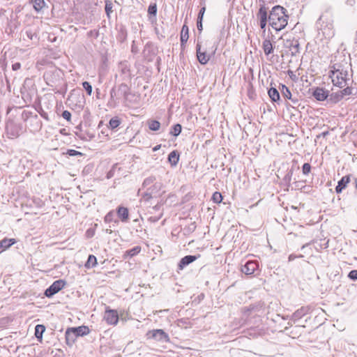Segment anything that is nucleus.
<instances>
[{
  "mask_svg": "<svg viewBox=\"0 0 357 357\" xmlns=\"http://www.w3.org/2000/svg\"><path fill=\"white\" fill-rule=\"evenodd\" d=\"M268 93L272 101L277 102L280 100V93L275 88H271Z\"/></svg>",
  "mask_w": 357,
  "mask_h": 357,
  "instance_id": "nucleus-25",
  "label": "nucleus"
},
{
  "mask_svg": "<svg viewBox=\"0 0 357 357\" xmlns=\"http://www.w3.org/2000/svg\"><path fill=\"white\" fill-rule=\"evenodd\" d=\"M294 105H297L298 102V100L296 98H292L290 99Z\"/></svg>",
  "mask_w": 357,
  "mask_h": 357,
  "instance_id": "nucleus-53",
  "label": "nucleus"
},
{
  "mask_svg": "<svg viewBox=\"0 0 357 357\" xmlns=\"http://www.w3.org/2000/svg\"><path fill=\"white\" fill-rule=\"evenodd\" d=\"M26 35H27V37H28L29 38H30L31 40H32V39H33V36H34V34H32V33H31V32H29V31H26Z\"/></svg>",
  "mask_w": 357,
  "mask_h": 357,
  "instance_id": "nucleus-55",
  "label": "nucleus"
},
{
  "mask_svg": "<svg viewBox=\"0 0 357 357\" xmlns=\"http://www.w3.org/2000/svg\"><path fill=\"white\" fill-rule=\"evenodd\" d=\"M67 154L70 156L82 155V153L73 149H69L67 151Z\"/></svg>",
  "mask_w": 357,
  "mask_h": 357,
  "instance_id": "nucleus-41",
  "label": "nucleus"
},
{
  "mask_svg": "<svg viewBox=\"0 0 357 357\" xmlns=\"http://www.w3.org/2000/svg\"><path fill=\"white\" fill-rule=\"evenodd\" d=\"M120 120L117 117L112 118L109 122V128L114 130L120 125Z\"/></svg>",
  "mask_w": 357,
  "mask_h": 357,
  "instance_id": "nucleus-34",
  "label": "nucleus"
},
{
  "mask_svg": "<svg viewBox=\"0 0 357 357\" xmlns=\"http://www.w3.org/2000/svg\"><path fill=\"white\" fill-rule=\"evenodd\" d=\"M168 160L172 166H176L179 160V154L176 151H172L168 155Z\"/></svg>",
  "mask_w": 357,
  "mask_h": 357,
  "instance_id": "nucleus-22",
  "label": "nucleus"
},
{
  "mask_svg": "<svg viewBox=\"0 0 357 357\" xmlns=\"http://www.w3.org/2000/svg\"><path fill=\"white\" fill-rule=\"evenodd\" d=\"M267 24V21H259V25L261 29L265 30L266 26Z\"/></svg>",
  "mask_w": 357,
  "mask_h": 357,
  "instance_id": "nucleus-50",
  "label": "nucleus"
},
{
  "mask_svg": "<svg viewBox=\"0 0 357 357\" xmlns=\"http://www.w3.org/2000/svg\"><path fill=\"white\" fill-rule=\"evenodd\" d=\"M45 1L44 0H34L33 2V6L36 11H40L45 6Z\"/></svg>",
  "mask_w": 357,
  "mask_h": 357,
  "instance_id": "nucleus-30",
  "label": "nucleus"
},
{
  "mask_svg": "<svg viewBox=\"0 0 357 357\" xmlns=\"http://www.w3.org/2000/svg\"><path fill=\"white\" fill-rule=\"evenodd\" d=\"M65 284L66 282L62 280H56L45 290V295L49 298L52 296L62 289L64 287Z\"/></svg>",
  "mask_w": 357,
  "mask_h": 357,
  "instance_id": "nucleus-8",
  "label": "nucleus"
},
{
  "mask_svg": "<svg viewBox=\"0 0 357 357\" xmlns=\"http://www.w3.org/2000/svg\"><path fill=\"white\" fill-rule=\"evenodd\" d=\"M162 187V183L160 181H157L155 180V182L146 189L145 196H147L148 198L160 196Z\"/></svg>",
  "mask_w": 357,
  "mask_h": 357,
  "instance_id": "nucleus-7",
  "label": "nucleus"
},
{
  "mask_svg": "<svg viewBox=\"0 0 357 357\" xmlns=\"http://www.w3.org/2000/svg\"><path fill=\"white\" fill-rule=\"evenodd\" d=\"M291 46L293 47V50H294L296 52H298L299 43L298 40L292 42Z\"/></svg>",
  "mask_w": 357,
  "mask_h": 357,
  "instance_id": "nucleus-46",
  "label": "nucleus"
},
{
  "mask_svg": "<svg viewBox=\"0 0 357 357\" xmlns=\"http://www.w3.org/2000/svg\"><path fill=\"white\" fill-rule=\"evenodd\" d=\"M16 243L15 238H4L1 240V252L10 248Z\"/></svg>",
  "mask_w": 357,
  "mask_h": 357,
  "instance_id": "nucleus-24",
  "label": "nucleus"
},
{
  "mask_svg": "<svg viewBox=\"0 0 357 357\" xmlns=\"http://www.w3.org/2000/svg\"><path fill=\"white\" fill-rule=\"evenodd\" d=\"M259 1H261L263 3V4L264 3V0H259Z\"/></svg>",
  "mask_w": 357,
  "mask_h": 357,
  "instance_id": "nucleus-59",
  "label": "nucleus"
},
{
  "mask_svg": "<svg viewBox=\"0 0 357 357\" xmlns=\"http://www.w3.org/2000/svg\"><path fill=\"white\" fill-rule=\"evenodd\" d=\"M212 199L215 203H220L222 200V196L220 192H215L212 196Z\"/></svg>",
  "mask_w": 357,
  "mask_h": 357,
  "instance_id": "nucleus-36",
  "label": "nucleus"
},
{
  "mask_svg": "<svg viewBox=\"0 0 357 357\" xmlns=\"http://www.w3.org/2000/svg\"><path fill=\"white\" fill-rule=\"evenodd\" d=\"M348 276L351 280H357V270L350 271Z\"/></svg>",
  "mask_w": 357,
  "mask_h": 357,
  "instance_id": "nucleus-44",
  "label": "nucleus"
},
{
  "mask_svg": "<svg viewBox=\"0 0 357 357\" xmlns=\"http://www.w3.org/2000/svg\"><path fill=\"white\" fill-rule=\"evenodd\" d=\"M197 26L199 31L202 30V20L197 19Z\"/></svg>",
  "mask_w": 357,
  "mask_h": 357,
  "instance_id": "nucleus-47",
  "label": "nucleus"
},
{
  "mask_svg": "<svg viewBox=\"0 0 357 357\" xmlns=\"http://www.w3.org/2000/svg\"><path fill=\"white\" fill-rule=\"evenodd\" d=\"M310 310L308 307H301L300 309L294 312L291 316V319L294 321L301 319L303 316L307 314Z\"/></svg>",
  "mask_w": 357,
  "mask_h": 357,
  "instance_id": "nucleus-15",
  "label": "nucleus"
},
{
  "mask_svg": "<svg viewBox=\"0 0 357 357\" xmlns=\"http://www.w3.org/2000/svg\"><path fill=\"white\" fill-rule=\"evenodd\" d=\"M158 149V146H155V148H153V151H157Z\"/></svg>",
  "mask_w": 357,
  "mask_h": 357,
  "instance_id": "nucleus-58",
  "label": "nucleus"
},
{
  "mask_svg": "<svg viewBox=\"0 0 357 357\" xmlns=\"http://www.w3.org/2000/svg\"><path fill=\"white\" fill-rule=\"evenodd\" d=\"M311 171V165L309 163H304L302 167V172L304 175H308Z\"/></svg>",
  "mask_w": 357,
  "mask_h": 357,
  "instance_id": "nucleus-39",
  "label": "nucleus"
},
{
  "mask_svg": "<svg viewBox=\"0 0 357 357\" xmlns=\"http://www.w3.org/2000/svg\"><path fill=\"white\" fill-rule=\"evenodd\" d=\"M147 335L158 341L168 342L169 340L168 335L162 329L149 331Z\"/></svg>",
  "mask_w": 357,
  "mask_h": 357,
  "instance_id": "nucleus-10",
  "label": "nucleus"
},
{
  "mask_svg": "<svg viewBox=\"0 0 357 357\" xmlns=\"http://www.w3.org/2000/svg\"><path fill=\"white\" fill-rule=\"evenodd\" d=\"M217 48L212 47L211 50L210 52H207L206 49L202 50V46L199 43L197 44L196 51H197V57L199 62L201 64H206L209 61L211 56L215 54Z\"/></svg>",
  "mask_w": 357,
  "mask_h": 357,
  "instance_id": "nucleus-5",
  "label": "nucleus"
},
{
  "mask_svg": "<svg viewBox=\"0 0 357 357\" xmlns=\"http://www.w3.org/2000/svg\"><path fill=\"white\" fill-rule=\"evenodd\" d=\"M117 215L122 222L128 221L129 213L127 208L119 206L117 209Z\"/></svg>",
  "mask_w": 357,
  "mask_h": 357,
  "instance_id": "nucleus-17",
  "label": "nucleus"
},
{
  "mask_svg": "<svg viewBox=\"0 0 357 357\" xmlns=\"http://www.w3.org/2000/svg\"><path fill=\"white\" fill-rule=\"evenodd\" d=\"M189 29L188 26L185 24H184L182 26L181 31V45L183 46L186 42L188 40L189 35H188Z\"/></svg>",
  "mask_w": 357,
  "mask_h": 357,
  "instance_id": "nucleus-20",
  "label": "nucleus"
},
{
  "mask_svg": "<svg viewBox=\"0 0 357 357\" xmlns=\"http://www.w3.org/2000/svg\"><path fill=\"white\" fill-rule=\"evenodd\" d=\"M148 13L151 15L155 16L157 13V6L156 4H151L148 8Z\"/></svg>",
  "mask_w": 357,
  "mask_h": 357,
  "instance_id": "nucleus-38",
  "label": "nucleus"
},
{
  "mask_svg": "<svg viewBox=\"0 0 357 357\" xmlns=\"http://www.w3.org/2000/svg\"><path fill=\"white\" fill-rule=\"evenodd\" d=\"M288 74L289 75L290 77H291V75H293V72L291 70H289Z\"/></svg>",
  "mask_w": 357,
  "mask_h": 357,
  "instance_id": "nucleus-56",
  "label": "nucleus"
},
{
  "mask_svg": "<svg viewBox=\"0 0 357 357\" xmlns=\"http://www.w3.org/2000/svg\"><path fill=\"white\" fill-rule=\"evenodd\" d=\"M82 86L86 90L87 94L91 96L92 93V86L91 84L88 82H82Z\"/></svg>",
  "mask_w": 357,
  "mask_h": 357,
  "instance_id": "nucleus-37",
  "label": "nucleus"
},
{
  "mask_svg": "<svg viewBox=\"0 0 357 357\" xmlns=\"http://www.w3.org/2000/svg\"><path fill=\"white\" fill-rule=\"evenodd\" d=\"M182 126L179 123L175 124L170 130V134L174 137H177L181 132Z\"/></svg>",
  "mask_w": 357,
  "mask_h": 357,
  "instance_id": "nucleus-31",
  "label": "nucleus"
},
{
  "mask_svg": "<svg viewBox=\"0 0 357 357\" xmlns=\"http://www.w3.org/2000/svg\"><path fill=\"white\" fill-rule=\"evenodd\" d=\"M281 93H282V96L285 98V99H291V93L290 91V90L289 89L288 87H287L285 85H282V88H281Z\"/></svg>",
  "mask_w": 357,
  "mask_h": 357,
  "instance_id": "nucleus-32",
  "label": "nucleus"
},
{
  "mask_svg": "<svg viewBox=\"0 0 357 357\" xmlns=\"http://www.w3.org/2000/svg\"><path fill=\"white\" fill-rule=\"evenodd\" d=\"M96 264H97L96 257L93 255H90L89 256L88 259H87L86 262L85 263L84 266L86 268H91L96 266Z\"/></svg>",
  "mask_w": 357,
  "mask_h": 357,
  "instance_id": "nucleus-26",
  "label": "nucleus"
},
{
  "mask_svg": "<svg viewBox=\"0 0 357 357\" xmlns=\"http://www.w3.org/2000/svg\"><path fill=\"white\" fill-rule=\"evenodd\" d=\"M296 257H297L296 255H290L289 256V258H288L289 259V261H291L294 260Z\"/></svg>",
  "mask_w": 357,
  "mask_h": 357,
  "instance_id": "nucleus-54",
  "label": "nucleus"
},
{
  "mask_svg": "<svg viewBox=\"0 0 357 357\" xmlns=\"http://www.w3.org/2000/svg\"><path fill=\"white\" fill-rule=\"evenodd\" d=\"M149 128L153 131H158L160 128V123L156 120H151L148 122Z\"/></svg>",
  "mask_w": 357,
  "mask_h": 357,
  "instance_id": "nucleus-28",
  "label": "nucleus"
},
{
  "mask_svg": "<svg viewBox=\"0 0 357 357\" xmlns=\"http://www.w3.org/2000/svg\"><path fill=\"white\" fill-rule=\"evenodd\" d=\"M257 17L259 21H267L268 20L267 8L264 3L260 6L259 11L257 13Z\"/></svg>",
  "mask_w": 357,
  "mask_h": 357,
  "instance_id": "nucleus-16",
  "label": "nucleus"
},
{
  "mask_svg": "<svg viewBox=\"0 0 357 357\" xmlns=\"http://www.w3.org/2000/svg\"><path fill=\"white\" fill-rule=\"evenodd\" d=\"M155 180L156 178L154 176L146 178L143 182V186L148 188V187H150L155 182Z\"/></svg>",
  "mask_w": 357,
  "mask_h": 357,
  "instance_id": "nucleus-35",
  "label": "nucleus"
},
{
  "mask_svg": "<svg viewBox=\"0 0 357 357\" xmlns=\"http://www.w3.org/2000/svg\"><path fill=\"white\" fill-rule=\"evenodd\" d=\"M292 175H293V170H292V169H290V170L288 172V173L285 175L284 178V181H285L286 182L289 183V182L291 181V176H292Z\"/></svg>",
  "mask_w": 357,
  "mask_h": 357,
  "instance_id": "nucleus-43",
  "label": "nucleus"
},
{
  "mask_svg": "<svg viewBox=\"0 0 357 357\" xmlns=\"http://www.w3.org/2000/svg\"><path fill=\"white\" fill-rule=\"evenodd\" d=\"M331 68L329 77L334 86L342 89L347 85H349L352 77V70L349 66H344L335 63Z\"/></svg>",
  "mask_w": 357,
  "mask_h": 357,
  "instance_id": "nucleus-1",
  "label": "nucleus"
},
{
  "mask_svg": "<svg viewBox=\"0 0 357 357\" xmlns=\"http://www.w3.org/2000/svg\"><path fill=\"white\" fill-rule=\"evenodd\" d=\"M116 38L119 41H120L121 43L124 42L127 38L126 31L124 29L121 28L119 30Z\"/></svg>",
  "mask_w": 357,
  "mask_h": 357,
  "instance_id": "nucleus-33",
  "label": "nucleus"
},
{
  "mask_svg": "<svg viewBox=\"0 0 357 357\" xmlns=\"http://www.w3.org/2000/svg\"><path fill=\"white\" fill-rule=\"evenodd\" d=\"M73 333H75L77 337L84 336L88 335L90 333V330L88 326H81L78 327L72 328Z\"/></svg>",
  "mask_w": 357,
  "mask_h": 357,
  "instance_id": "nucleus-19",
  "label": "nucleus"
},
{
  "mask_svg": "<svg viewBox=\"0 0 357 357\" xmlns=\"http://www.w3.org/2000/svg\"><path fill=\"white\" fill-rule=\"evenodd\" d=\"M104 319L109 325H116L119 321V314L116 310L107 309L104 314Z\"/></svg>",
  "mask_w": 357,
  "mask_h": 357,
  "instance_id": "nucleus-9",
  "label": "nucleus"
},
{
  "mask_svg": "<svg viewBox=\"0 0 357 357\" xmlns=\"http://www.w3.org/2000/svg\"><path fill=\"white\" fill-rule=\"evenodd\" d=\"M337 94H340V93H332L331 96V98H333L335 102H337L336 100L337 99V97H338Z\"/></svg>",
  "mask_w": 357,
  "mask_h": 357,
  "instance_id": "nucleus-51",
  "label": "nucleus"
},
{
  "mask_svg": "<svg viewBox=\"0 0 357 357\" xmlns=\"http://www.w3.org/2000/svg\"><path fill=\"white\" fill-rule=\"evenodd\" d=\"M342 89H343L340 91V94H337L338 97L336 100L337 101H340L344 96H349L352 93V89L349 85H347Z\"/></svg>",
  "mask_w": 357,
  "mask_h": 357,
  "instance_id": "nucleus-23",
  "label": "nucleus"
},
{
  "mask_svg": "<svg viewBox=\"0 0 357 357\" xmlns=\"http://www.w3.org/2000/svg\"><path fill=\"white\" fill-rule=\"evenodd\" d=\"M112 3L109 2V1H106V3H105V12L107 13V15H109V13L111 12H112Z\"/></svg>",
  "mask_w": 357,
  "mask_h": 357,
  "instance_id": "nucleus-40",
  "label": "nucleus"
},
{
  "mask_svg": "<svg viewBox=\"0 0 357 357\" xmlns=\"http://www.w3.org/2000/svg\"><path fill=\"white\" fill-rule=\"evenodd\" d=\"M20 67H21V65L20 63H15L12 65V68L13 70H17L18 69L20 68Z\"/></svg>",
  "mask_w": 357,
  "mask_h": 357,
  "instance_id": "nucleus-49",
  "label": "nucleus"
},
{
  "mask_svg": "<svg viewBox=\"0 0 357 357\" xmlns=\"http://www.w3.org/2000/svg\"><path fill=\"white\" fill-rule=\"evenodd\" d=\"M112 218V212H109V213H108L106 215V216L105 217V220L106 222L111 221Z\"/></svg>",
  "mask_w": 357,
  "mask_h": 357,
  "instance_id": "nucleus-48",
  "label": "nucleus"
},
{
  "mask_svg": "<svg viewBox=\"0 0 357 357\" xmlns=\"http://www.w3.org/2000/svg\"><path fill=\"white\" fill-rule=\"evenodd\" d=\"M6 134L8 138H16L17 137L22 130V127L15 123L13 121L9 120L7 121L5 127Z\"/></svg>",
  "mask_w": 357,
  "mask_h": 357,
  "instance_id": "nucleus-6",
  "label": "nucleus"
},
{
  "mask_svg": "<svg viewBox=\"0 0 357 357\" xmlns=\"http://www.w3.org/2000/svg\"><path fill=\"white\" fill-rule=\"evenodd\" d=\"M259 264L255 261H248L241 268V271L246 275H252L257 271Z\"/></svg>",
  "mask_w": 357,
  "mask_h": 357,
  "instance_id": "nucleus-11",
  "label": "nucleus"
},
{
  "mask_svg": "<svg viewBox=\"0 0 357 357\" xmlns=\"http://www.w3.org/2000/svg\"><path fill=\"white\" fill-rule=\"evenodd\" d=\"M161 215H160L159 217L158 218H155V217H150L149 218V220L151 221V222H157L160 218Z\"/></svg>",
  "mask_w": 357,
  "mask_h": 357,
  "instance_id": "nucleus-52",
  "label": "nucleus"
},
{
  "mask_svg": "<svg viewBox=\"0 0 357 357\" xmlns=\"http://www.w3.org/2000/svg\"><path fill=\"white\" fill-rule=\"evenodd\" d=\"M319 33L325 38H331L335 35L333 15L331 9H326L316 22Z\"/></svg>",
  "mask_w": 357,
  "mask_h": 357,
  "instance_id": "nucleus-2",
  "label": "nucleus"
},
{
  "mask_svg": "<svg viewBox=\"0 0 357 357\" xmlns=\"http://www.w3.org/2000/svg\"><path fill=\"white\" fill-rule=\"evenodd\" d=\"M62 117L68 121H70L71 119V114L69 111L65 110L62 113Z\"/></svg>",
  "mask_w": 357,
  "mask_h": 357,
  "instance_id": "nucleus-42",
  "label": "nucleus"
},
{
  "mask_svg": "<svg viewBox=\"0 0 357 357\" xmlns=\"http://www.w3.org/2000/svg\"><path fill=\"white\" fill-rule=\"evenodd\" d=\"M73 329L72 328H68L66 331V340L68 344H72L75 341L77 337L75 333H73Z\"/></svg>",
  "mask_w": 357,
  "mask_h": 357,
  "instance_id": "nucleus-18",
  "label": "nucleus"
},
{
  "mask_svg": "<svg viewBox=\"0 0 357 357\" xmlns=\"http://www.w3.org/2000/svg\"><path fill=\"white\" fill-rule=\"evenodd\" d=\"M140 251H141V247L135 246L133 248L126 251L125 256L132 257L137 255L138 253H139Z\"/></svg>",
  "mask_w": 357,
  "mask_h": 357,
  "instance_id": "nucleus-27",
  "label": "nucleus"
},
{
  "mask_svg": "<svg viewBox=\"0 0 357 357\" xmlns=\"http://www.w3.org/2000/svg\"><path fill=\"white\" fill-rule=\"evenodd\" d=\"M288 18L286 9L280 6H274L268 15L270 25L278 31L285 28L287 25Z\"/></svg>",
  "mask_w": 357,
  "mask_h": 357,
  "instance_id": "nucleus-3",
  "label": "nucleus"
},
{
  "mask_svg": "<svg viewBox=\"0 0 357 357\" xmlns=\"http://www.w3.org/2000/svg\"><path fill=\"white\" fill-rule=\"evenodd\" d=\"M205 10H206V8L205 7H202L199 12V14H198V17L197 19L199 20H203V16L204 15V13H205Z\"/></svg>",
  "mask_w": 357,
  "mask_h": 357,
  "instance_id": "nucleus-45",
  "label": "nucleus"
},
{
  "mask_svg": "<svg viewBox=\"0 0 357 357\" xmlns=\"http://www.w3.org/2000/svg\"><path fill=\"white\" fill-rule=\"evenodd\" d=\"M313 96L319 101H323L328 96V91L323 88L317 87L313 91Z\"/></svg>",
  "mask_w": 357,
  "mask_h": 357,
  "instance_id": "nucleus-13",
  "label": "nucleus"
},
{
  "mask_svg": "<svg viewBox=\"0 0 357 357\" xmlns=\"http://www.w3.org/2000/svg\"><path fill=\"white\" fill-rule=\"evenodd\" d=\"M355 188L357 189V179H355Z\"/></svg>",
  "mask_w": 357,
  "mask_h": 357,
  "instance_id": "nucleus-57",
  "label": "nucleus"
},
{
  "mask_svg": "<svg viewBox=\"0 0 357 357\" xmlns=\"http://www.w3.org/2000/svg\"><path fill=\"white\" fill-rule=\"evenodd\" d=\"M130 95V89L126 84H121L117 87H113L110 91V100L108 102V105L115 107L119 103L120 100H122L124 105L128 106Z\"/></svg>",
  "mask_w": 357,
  "mask_h": 357,
  "instance_id": "nucleus-4",
  "label": "nucleus"
},
{
  "mask_svg": "<svg viewBox=\"0 0 357 357\" xmlns=\"http://www.w3.org/2000/svg\"><path fill=\"white\" fill-rule=\"evenodd\" d=\"M45 331V327L43 325H37L35 328V335L38 339H41L43 333Z\"/></svg>",
  "mask_w": 357,
  "mask_h": 357,
  "instance_id": "nucleus-29",
  "label": "nucleus"
},
{
  "mask_svg": "<svg viewBox=\"0 0 357 357\" xmlns=\"http://www.w3.org/2000/svg\"><path fill=\"white\" fill-rule=\"evenodd\" d=\"M199 257V255H198V256H195V255L185 256L180 260V261L178 263V269L183 270L185 266H187L188 265H189L190 264L192 263L196 259H197Z\"/></svg>",
  "mask_w": 357,
  "mask_h": 357,
  "instance_id": "nucleus-12",
  "label": "nucleus"
},
{
  "mask_svg": "<svg viewBox=\"0 0 357 357\" xmlns=\"http://www.w3.org/2000/svg\"><path fill=\"white\" fill-rule=\"evenodd\" d=\"M262 48L266 55H268L273 52L272 43L270 40L266 39L262 44Z\"/></svg>",
  "mask_w": 357,
  "mask_h": 357,
  "instance_id": "nucleus-21",
  "label": "nucleus"
},
{
  "mask_svg": "<svg viewBox=\"0 0 357 357\" xmlns=\"http://www.w3.org/2000/svg\"><path fill=\"white\" fill-rule=\"evenodd\" d=\"M350 182V176L347 175L343 176L337 183V185L335 188V192L337 194H340L342 192L344 189H345L347 186V184Z\"/></svg>",
  "mask_w": 357,
  "mask_h": 357,
  "instance_id": "nucleus-14",
  "label": "nucleus"
}]
</instances>
